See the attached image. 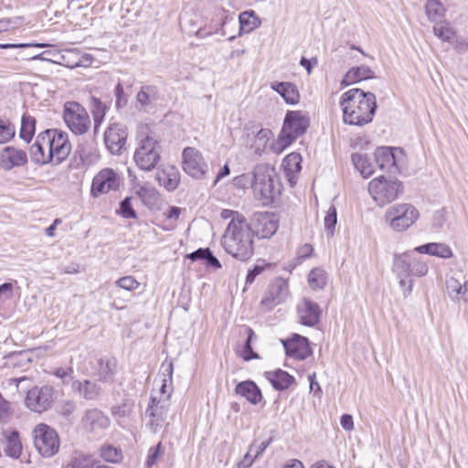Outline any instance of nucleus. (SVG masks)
I'll return each instance as SVG.
<instances>
[{
  "label": "nucleus",
  "mask_w": 468,
  "mask_h": 468,
  "mask_svg": "<svg viewBox=\"0 0 468 468\" xmlns=\"http://www.w3.org/2000/svg\"><path fill=\"white\" fill-rule=\"evenodd\" d=\"M324 229L327 231V233L331 236H333L335 225L337 223V212L336 208L334 206H331L328 208L327 214L324 220Z\"/></svg>",
  "instance_id": "nucleus-52"
},
{
  "label": "nucleus",
  "mask_w": 468,
  "mask_h": 468,
  "mask_svg": "<svg viewBox=\"0 0 468 468\" xmlns=\"http://www.w3.org/2000/svg\"><path fill=\"white\" fill-rule=\"evenodd\" d=\"M160 186H164L168 191L175 190L179 184V173L172 167L169 171L157 172L155 176Z\"/></svg>",
  "instance_id": "nucleus-35"
},
{
  "label": "nucleus",
  "mask_w": 468,
  "mask_h": 468,
  "mask_svg": "<svg viewBox=\"0 0 468 468\" xmlns=\"http://www.w3.org/2000/svg\"><path fill=\"white\" fill-rule=\"evenodd\" d=\"M309 127V118L300 111H291L285 115L283 126L276 144L271 145L273 152L279 154Z\"/></svg>",
  "instance_id": "nucleus-4"
},
{
  "label": "nucleus",
  "mask_w": 468,
  "mask_h": 468,
  "mask_svg": "<svg viewBox=\"0 0 468 468\" xmlns=\"http://www.w3.org/2000/svg\"><path fill=\"white\" fill-rule=\"evenodd\" d=\"M98 460L94 455L76 452L72 454L67 468H98Z\"/></svg>",
  "instance_id": "nucleus-33"
},
{
  "label": "nucleus",
  "mask_w": 468,
  "mask_h": 468,
  "mask_svg": "<svg viewBox=\"0 0 468 468\" xmlns=\"http://www.w3.org/2000/svg\"><path fill=\"white\" fill-rule=\"evenodd\" d=\"M251 235L260 239L271 238L279 228L278 219L269 213H255L249 223Z\"/></svg>",
  "instance_id": "nucleus-14"
},
{
  "label": "nucleus",
  "mask_w": 468,
  "mask_h": 468,
  "mask_svg": "<svg viewBox=\"0 0 468 468\" xmlns=\"http://www.w3.org/2000/svg\"><path fill=\"white\" fill-rule=\"evenodd\" d=\"M351 159L355 167L365 178L370 176L374 173V165L369 162L367 155L356 153L352 154Z\"/></svg>",
  "instance_id": "nucleus-37"
},
{
  "label": "nucleus",
  "mask_w": 468,
  "mask_h": 468,
  "mask_svg": "<svg viewBox=\"0 0 468 468\" xmlns=\"http://www.w3.org/2000/svg\"><path fill=\"white\" fill-rule=\"evenodd\" d=\"M399 279V285L403 290L404 297H408L412 292L413 281L410 277L398 276Z\"/></svg>",
  "instance_id": "nucleus-62"
},
{
  "label": "nucleus",
  "mask_w": 468,
  "mask_h": 468,
  "mask_svg": "<svg viewBox=\"0 0 468 468\" xmlns=\"http://www.w3.org/2000/svg\"><path fill=\"white\" fill-rule=\"evenodd\" d=\"M36 120L29 115H23L19 136L22 140L29 143L35 133Z\"/></svg>",
  "instance_id": "nucleus-41"
},
{
  "label": "nucleus",
  "mask_w": 468,
  "mask_h": 468,
  "mask_svg": "<svg viewBox=\"0 0 468 468\" xmlns=\"http://www.w3.org/2000/svg\"><path fill=\"white\" fill-rule=\"evenodd\" d=\"M182 167L184 171L196 179H202L208 171L202 154L194 147H186L182 153Z\"/></svg>",
  "instance_id": "nucleus-12"
},
{
  "label": "nucleus",
  "mask_w": 468,
  "mask_h": 468,
  "mask_svg": "<svg viewBox=\"0 0 468 468\" xmlns=\"http://www.w3.org/2000/svg\"><path fill=\"white\" fill-rule=\"evenodd\" d=\"M373 78H375L374 71L368 66L353 67L344 76L341 85L349 86Z\"/></svg>",
  "instance_id": "nucleus-26"
},
{
  "label": "nucleus",
  "mask_w": 468,
  "mask_h": 468,
  "mask_svg": "<svg viewBox=\"0 0 468 468\" xmlns=\"http://www.w3.org/2000/svg\"><path fill=\"white\" fill-rule=\"evenodd\" d=\"M413 252L411 250L401 254H394L393 271L397 276L410 277L411 256Z\"/></svg>",
  "instance_id": "nucleus-32"
},
{
  "label": "nucleus",
  "mask_w": 468,
  "mask_h": 468,
  "mask_svg": "<svg viewBox=\"0 0 468 468\" xmlns=\"http://www.w3.org/2000/svg\"><path fill=\"white\" fill-rule=\"evenodd\" d=\"M60 441H33L35 448L45 458L55 455L59 449Z\"/></svg>",
  "instance_id": "nucleus-39"
},
{
  "label": "nucleus",
  "mask_w": 468,
  "mask_h": 468,
  "mask_svg": "<svg viewBox=\"0 0 468 468\" xmlns=\"http://www.w3.org/2000/svg\"><path fill=\"white\" fill-rule=\"evenodd\" d=\"M165 376H167V378H165L163 379V384L160 388V398H165L167 397V399H170L171 392H172V376H173V364L170 363L165 367Z\"/></svg>",
  "instance_id": "nucleus-48"
},
{
  "label": "nucleus",
  "mask_w": 468,
  "mask_h": 468,
  "mask_svg": "<svg viewBox=\"0 0 468 468\" xmlns=\"http://www.w3.org/2000/svg\"><path fill=\"white\" fill-rule=\"evenodd\" d=\"M169 405L170 403L167 397L159 399L152 397L151 403L145 411V415L150 418L147 426L150 427L154 433L156 432L158 428L163 426Z\"/></svg>",
  "instance_id": "nucleus-15"
},
{
  "label": "nucleus",
  "mask_w": 468,
  "mask_h": 468,
  "mask_svg": "<svg viewBox=\"0 0 468 468\" xmlns=\"http://www.w3.org/2000/svg\"><path fill=\"white\" fill-rule=\"evenodd\" d=\"M418 209L410 203H399L388 207L384 215L385 222L394 231L402 232L411 227L419 218Z\"/></svg>",
  "instance_id": "nucleus-6"
},
{
  "label": "nucleus",
  "mask_w": 468,
  "mask_h": 468,
  "mask_svg": "<svg viewBox=\"0 0 468 468\" xmlns=\"http://www.w3.org/2000/svg\"><path fill=\"white\" fill-rule=\"evenodd\" d=\"M398 154H402V150L385 146L378 147L374 154L376 164L379 169L396 174L399 172Z\"/></svg>",
  "instance_id": "nucleus-18"
},
{
  "label": "nucleus",
  "mask_w": 468,
  "mask_h": 468,
  "mask_svg": "<svg viewBox=\"0 0 468 468\" xmlns=\"http://www.w3.org/2000/svg\"><path fill=\"white\" fill-rule=\"evenodd\" d=\"M265 376L276 390H285L295 381L292 375L282 369L266 372Z\"/></svg>",
  "instance_id": "nucleus-30"
},
{
  "label": "nucleus",
  "mask_w": 468,
  "mask_h": 468,
  "mask_svg": "<svg viewBox=\"0 0 468 468\" xmlns=\"http://www.w3.org/2000/svg\"><path fill=\"white\" fill-rule=\"evenodd\" d=\"M428 272V266L425 262L415 259L413 255L411 256V268H410V275L415 276H424Z\"/></svg>",
  "instance_id": "nucleus-55"
},
{
  "label": "nucleus",
  "mask_w": 468,
  "mask_h": 468,
  "mask_svg": "<svg viewBox=\"0 0 468 468\" xmlns=\"http://www.w3.org/2000/svg\"><path fill=\"white\" fill-rule=\"evenodd\" d=\"M13 415L11 404L0 393V421L7 422Z\"/></svg>",
  "instance_id": "nucleus-56"
},
{
  "label": "nucleus",
  "mask_w": 468,
  "mask_h": 468,
  "mask_svg": "<svg viewBox=\"0 0 468 468\" xmlns=\"http://www.w3.org/2000/svg\"><path fill=\"white\" fill-rule=\"evenodd\" d=\"M245 332L247 334V339L244 343L242 357L245 361L259 359L260 356L258 353L253 351L251 346L252 341L256 338V335L254 331L249 326H246Z\"/></svg>",
  "instance_id": "nucleus-42"
},
{
  "label": "nucleus",
  "mask_w": 468,
  "mask_h": 468,
  "mask_svg": "<svg viewBox=\"0 0 468 468\" xmlns=\"http://www.w3.org/2000/svg\"><path fill=\"white\" fill-rule=\"evenodd\" d=\"M253 236L249 223L233 222L229 224L221 239V244L227 253L233 258L246 261L254 252Z\"/></svg>",
  "instance_id": "nucleus-2"
},
{
  "label": "nucleus",
  "mask_w": 468,
  "mask_h": 468,
  "mask_svg": "<svg viewBox=\"0 0 468 468\" xmlns=\"http://www.w3.org/2000/svg\"><path fill=\"white\" fill-rule=\"evenodd\" d=\"M132 197H127L120 203L119 214L125 218H136L137 213L132 206Z\"/></svg>",
  "instance_id": "nucleus-53"
},
{
  "label": "nucleus",
  "mask_w": 468,
  "mask_h": 468,
  "mask_svg": "<svg viewBox=\"0 0 468 468\" xmlns=\"http://www.w3.org/2000/svg\"><path fill=\"white\" fill-rule=\"evenodd\" d=\"M301 162H302L301 154L293 152L285 156V158L282 161V165L286 172L296 173V172H299L302 168Z\"/></svg>",
  "instance_id": "nucleus-46"
},
{
  "label": "nucleus",
  "mask_w": 468,
  "mask_h": 468,
  "mask_svg": "<svg viewBox=\"0 0 468 468\" xmlns=\"http://www.w3.org/2000/svg\"><path fill=\"white\" fill-rule=\"evenodd\" d=\"M161 95L157 86L143 85L136 95V101L141 108L145 110L148 106L160 101Z\"/></svg>",
  "instance_id": "nucleus-28"
},
{
  "label": "nucleus",
  "mask_w": 468,
  "mask_h": 468,
  "mask_svg": "<svg viewBox=\"0 0 468 468\" xmlns=\"http://www.w3.org/2000/svg\"><path fill=\"white\" fill-rule=\"evenodd\" d=\"M135 193L145 204L155 200L157 197L156 190L146 186H139L136 187Z\"/></svg>",
  "instance_id": "nucleus-51"
},
{
  "label": "nucleus",
  "mask_w": 468,
  "mask_h": 468,
  "mask_svg": "<svg viewBox=\"0 0 468 468\" xmlns=\"http://www.w3.org/2000/svg\"><path fill=\"white\" fill-rule=\"evenodd\" d=\"M90 107L93 116L94 129L96 131L104 120L107 106L102 103L100 99L92 96L90 100Z\"/></svg>",
  "instance_id": "nucleus-38"
},
{
  "label": "nucleus",
  "mask_w": 468,
  "mask_h": 468,
  "mask_svg": "<svg viewBox=\"0 0 468 468\" xmlns=\"http://www.w3.org/2000/svg\"><path fill=\"white\" fill-rule=\"evenodd\" d=\"M221 218L224 219H230L229 224H232L233 222L244 223L247 221L246 218L239 213L238 211L231 209H223L220 214Z\"/></svg>",
  "instance_id": "nucleus-59"
},
{
  "label": "nucleus",
  "mask_w": 468,
  "mask_h": 468,
  "mask_svg": "<svg viewBox=\"0 0 468 468\" xmlns=\"http://www.w3.org/2000/svg\"><path fill=\"white\" fill-rule=\"evenodd\" d=\"M446 289L452 300L468 302V279L461 282L458 279L451 277L446 281Z\"/></svg>",
  "instance_id": "nucleus-27"
},
{
  "label": "nucleus",
  "mask_w": 468,
  "mask_h": 468,
  "mask_svg": "<svg viewBox=\"0 0 468 468\" xmlns=\"http://www.w3.org/2000/svg\"><path fill=\"white\" fill-rule=\"evenodd\" d=\"M269 442L270 441H262L260 444L252 443L241 461V465L243 467H250L254 460L269 446Z\"/></svg>",
  "instance_id": "nucleus-40"
},
{
  "label": "nucleus",
  "mask_w": 468,
  "mask_h": 468,
  "mask_svg": "<svg viewBox=\"0 0 468 468\" xmlns=\"http://www.w3.org/2000/svg\"><path fill=\"white\" fill-rule=\"evenodd\" d=\"M15 133V126L8 120L0 118V144L10 141Z\"/></svg>",
  "instance_id": "nucleus-47"
},
{
  "label": "nucleus",
  "mask_w": 468,
  "mask_h": 468,
  "mask_svg": "<svg viewBox=\"0 0 468 468\" xmlns=\"http://www.w3.org/2000/svg\"><path fill=\"white\" fill-rule=\"evenodd\" d=\"M433 32L443 41H449L453 36L452 30L448 26L442 24H436L433 27Z\"/></svg>",
  "instance_id": "nucleus-57"
},
{
  "label": "nucleus",
  "mask_w": 468,
  "mask_h": 468,
  "mask_svg": "<svg viewBox=\"0 0 468 468\" xmlns=\"http://www.w3.org/2000/svg\"><path fill=\"white\" fill-rule=\"evenodd\" d=\"M340 105L344 122L356 126L371 122L378 108L375 94L358 88L343 93Z\"/></svg>",
  "instance_id": "nucleus-1"
},
{
  "label": "nucleus",
  "mask_w": 468,
  "mask_h": 468,
  "mask_svg": "<svg viewBox=\"0 0 468 468\" xmlns=\"http://www.w3.org/2000/svg\"><path fill=\"white\" fill-rule=\"evenodd\" d=\"M327 281L326 272L323 269L314 268L308 275V282L312 289H323Z\"/></svg>",
  "instance_id": "nucleus-43"
},
{
  "label": "nucleus",
  "mask_w": 468,
  "mask_h": 468,
  "mask_svg": "<svg viewBox=\"0 0 468 468\" xmlns=\"http://www.w3.org/2000/svg\"><path fill=\"white\" fill-rule=\"evenodd\" d=\"M285 353L288 356L304 360L312 354L307 337L293 334L291 338L282 340Z\"/></svg>",
  "instance_id": "nucleus-19"
},
{
  "label": "nucleus",
  "mask_w": 468,
  "mask_h": 468,
  "mask_svg": "<svg viewBox=\"0 0 468 468\" xmlns=\"http://www.w3.org/2000/svg\"><path fill=\"white\" fill-rule=\"evenodd\" d=\"M272 90L279 93L289 104H296L299 101V91L292 82L274 81L271 84Z\"/></svg>",
  "instance_id": "nucleus-31"
},
{
  "label": "nucleus",
  "mask_w": 468,
  "mask_h": 468,
  "mask_svg": "<svg viewBox=\"0 0 468 468\" xmlns=\"http://www.w3.org/2000/svg\"><path fill=\"white\" fill-rule=\"evenodd\" d=\"M5 442L4 451L7 456L18 458L22 452L21 441H3Z\"/></svg>",
  "instance_id": "nucleus-54"
},
{
  "label": "nucleus",
  "mask_w": 468,
  "mask_h": 468,
  "mask_svg": "<svg viewBox=\"0 0 468 468\" xmlns=\"http://www.w3.org/2000/svg\"><path fill=\"white\" fill-rule=\"evenodd\" d=\"M72 390L86 400H97L101 394V387L91 380H74L71 384Z\"/></svg>",
  "instance_id": "nucleus-24"
},
{
  "label": "nucleus",
  "mask_w": 468,
  "mask_h": 468,
  "mask_svg": "<svg viewBox=\"0 0 468 468\" xmlns=\"http://www.w3.org/2000/svg\"><path fill=\"white\" fill-rule=\"evenodd\" d=\"M119 184V176L112 169H102L92 180L91 194L93 197H99L111 190H116Z\"/></svg>",
  "instance_id": "nucleus-16"
},
{
  "label": "nucleus",
  "mask_w": 468,
  "mask_h": 468,
  "mask_svg": "<svg viewBox=\"0 0 468 468\" xmlns=\"http://www.w3.org/2000/svg\"><path fill=\"white\" fill-rule=\"evenodd\" d=\"M13 285L11 282H5L0 285V302L12 297Z\"/></svg>",
  "instance_id": "nucleus-63"
},
{
  "label": "nucleus",
  "mask_w": 468,
  "mask_h": 468,
  "mask_svg": "<svg viewBox=\"0 0 468 468\" xmlns=\"http://www.w3.org/2000/svg\"><path fill=\"white\" fill-rule=\"evenodd\" d=\"M55 401V389L49 385L35 386L25 398L26 407L33 412L42 413L49 410Z\"/></svg>",
  "instance_id": "nucleus-11"
},
{
  "label": "nucleus",
  "mask_w": 468,
  "mask_h": 468,
  "mask_svg": "<svg viewBox=\"0 0 468 468\" xmlns=\"http://www.w3.org/2000/svg\"><path fill=\"white\" fill-rule=\"evenodd\" d=\"M271 137L272 132L270 129L263 128L259 122H249L243 128L241 142L255 156L260 157Z\"/></svg>",
  "instance_id": "nucleus-7"
},
{
  "label": "nucleus",
  "mask_w": 468,
  "mask_h": 468,
  "mask_svg": "<svg viewBox=\"0 0 468 468\" xmlns=\"http://www.w3.org/2000/svg\"><path fill=\"white\" fill-rule=\"evenodd\" d=\"M45 140L49 139L48 156L53 165H59L65 161L71 152V144L66 132L59 129H47L41 132Z\"/></svg>",
  "instance_id": "nucleus-9"
},
{
  "label": "nucleus",
  "mask_w": 468,
  "mask_h": 468,
  "mask_svg": "<svg viewBox=\"0 0 468 468\" xmlns=\"http://www.w3.org/2000/svg\"><path fill=\"white\" fill-rule=\"evenodd\" d=\"M27 163V155L24 150L13 146H5L0 153V167L5 171L23 166Z\"/></svg>",
  "instance_id": "nucleus-21"
},
{
  "label": "nucleus",
  "mask_w": 468,
  "mask_h": 468,
  "mask_svg": "<svg viewBox=\"0 0 468 468\" xmlns=\"http://www.w3.org/2000/svg\"><path fill=\"white\" fill-rule=\"evenodd\" d=\"M127 137L128 131L124 124L111 123L104 133L106 148L112 154H122L126 150Z\"/></svg>",
  "instance_id": "nucleus-13"
},
{
  "label": "nucleus",
  "mask_w": 468,
  "mask_h": 468,
  "mask_svg": "<svg viewBox=\"0 0 468 468\" xmlns=\"http://www.w3.org/2000/svg\"><path fill=\"white\" fill-rule=\"evenodd\" d=\"M117 367V360L114 357L97 359L93 367V375L101 382H112Z\"/></svg>",
  "instance_id": "nucleus-23"
},
{
  "label": "nucleus",
  "mask_w": 468,
  "mask_h": 468,
  "mask_svg": "<svg viewBox=\"0 0 468 468\" xmlns=\"http://www.w3.org/2000/svg\"><path fill=\"white\" fill-rule=\"evenodd\" d=\"M114 93L116 97V107L118 109L125 107L128 103V96L125 94L123 87L121 83H118L115 86Z\"/></svg>",
  "instance_id": "nucleus-60"
},
{
  "label": "nucleus",
  "mask_w": 468,
  "mask_h": 468,
  "mask_svg": "<svg viewBox=\"0 0 468 468\" xmlns=\"http://www.w3.org/2000/svg\"><path fill=\"white\" fill-rule=\"evenodd\" d=\"M133 404L128 400L124 401L122 404L112 407V413L116 418L118 421L122 419L129 418L131 413L133 412Z\"/></svg>",
  "instance_id": "nucleus-50"
},
{
  "label": "nucleus",
  "mask_w": 468,
  "mask_h": 468,
  "mask_svg": "<svg viewBox=\"0 0 468 468\" xmlns=\"http://www.w3.org/2000/svg\"><path fill=\"white\" fill-rule=\"evenodd\" d=\"M240 33H250L261 24L253 10L241 12L239 16Z\"/></svg>",
  "instance_id": "nucleus-34"
},
{
  "label": "nucleus",
  "mask_w": 468,
  "mask_h": 468,
  "mask_svg": "<svg viewBox=\"0 0 468 468\" xmlns=\"http://www.w3.org/2000/svg\"><path fill=\"white\" fill-rule=\"evenodd\" d=\"M33 439H59L55 429L46 423H38L32 431Z\"/></svg>",
  "instance_id": "nucleus-45"
},
{
  "label": "nucleus",
  "mask_w": 468,
  "mask_h": 468,
  "mask_svg": "<svg viewBox=\"0 0 468 468\" xmlns=\"http://www.w3.org/2000/svg\"><path fill=\"white\" fill-rule=\"evenodd\" d=\"M413 251L436 256L442 259L452 257V249L445 243L431 242L414 248Z\"/></svg>",
  "instance_id": "nucleus-29"
},
{
  "label": "nucleus",
  "mask_w": 468,
  "mask_h": 468,
  "mask_svg": "<svg viewBox=\"0 0 468 468\" xmlns=\"http://www.w3.org/2000/svg\"><path fill=\"white\" fill-rule=\"evenodd\" d=\"M235 392L254 405L258 404L262 399L260 388L252 380L239 382L235 388Z\"/></svg>",
  "instance_id": "nucleus-25"
},
{
  "label": "nucleus",
  "mask_w": 468,
  "mask_h": 468,
  "mask_svg": "<svg viewBox=\"0 0 468 468\" xmlns=\"http://www.w3.org/2000/svg\"><path fill=\"white\" fill-rule=\"evenodd\" d=\"M63 120L76 135L86 133L90 127V119L86 109L77 101H67L64 104Z\"/></svg>",
  "instance_id": "nucleus-10"
},
{
  "label": "nucleus",
  "mask_w": 468,
  "mask_h": 468,
  "mask_svg": "<svg viewBox=\"0 0 468 468\" xmlns=\"http://www.w3.org/2000/svg\"><path fill=\"white\" fill-rule=\"evenodd\" d=\"M252 178L255 197L264 206L272 204L282 187L275 169L267 164L257 165L253 169Z\"/></svg>",
  "instance_id": "nucleus-3"
},
{
  "label": "nucleus",
  "mask_w": 468,
  "mask_h": 468,
  "mask_svg": "<svg viewBox=\"0 0 468 468\" xmlns=\"http://www.w3.org/2000/svg\"><path fill=\"white\" fill-rule=\"evenodd\" d=\"M404 190L398 179H388L380 176L368 184V192L378 207H385L396 200Z\"/></svg>",
  "instance_id": "nucleus-5"
},
{
  "label": "nucleus",
  "mask_w": 468,
  "mask_h": 468,
  "mask_svg": "<svg viewBox=\"0 0 468 468\" xmlns=\"http://www.w3.org/2000/svg\"><path fill=\"white\" fill-rule=\"evenodd\" d=\"M76 409L77 405L74 400L63 399L58 403L56 410L60 416L69 419L76 411Z\"/></svg>",
  "instance_id": "nucleus-49"
},
{
  "label": "nucleus",
  "mask_w": 468,
  "mask_h": 468,
  "mask_svg": "<svg viewBox=\"0 0 468 468\" xmlns=\"http://www.w3.org/2000/svg\"><path fill=\"white\" fill-rule=\"evenodd\" d=\"M49 139L45 140L42 133H38L34 144L29 148V155L31 161L38 165L53 164L52 159L48 156L47 147H49Z\"/></svg>",
  "instance_id": "nucleus-22"
},
{
  "label": "nucleus",
  "mask_w": 468,
  "mask_h": 468,
  "mask_svg": "<svg viewBox=\"0 0 468 468\" xmlns=\"http://www.w3.org/2000/svg\"><path fill=\"white\" fill-rule=\"evenodd\" d=\"M297 314L302 324L313 327L320 322L322 310L318 303L310 299H303L297 305Z\"/></svg>",
  "instance_id": "nucleus-20"
},
{
  "label": "nucleus",
  "mask_w": 468,
  "mask_h": 468,
  "mask_svg": "<svg viewBox=\"0 0 468 468\" xmlns=\"http://www.w3.org/2000/svg\"><path fill=\"white\" fill-rule=\"evenodd\" d=\"M116 284L127 291H133L135 290L139 286V282L133 279L132 276H125L122 278H120Z\"/></svg>",
  "instance_id": "nucleus-61"
},
{
  "label": "nucleus",
  "mask_w": 468,
  "mask_h": 468,
  "mask_svg": "<svg viewBox=\"0 0 468 468\" xmlns=\"http://www.w3.org/2000/svg\"><path fill=\"white\" fill-rule=\"evenodd\" d=\"M100 456L107 463H119L122 461V451L119 446L105 443L100 448Z\"/></svg>",
  "instance_id": "nucleus-36"
},
{
  "label": "nucleus",
  "mask_w": 468,
  "mask_h": 468,
  "mask_svg": "<svg viewBox=\"0 0 468 468\" xmlns=\"http://www.w3.org/2000/svg\"><path fill=\"white\" fill-rule=\"evenodd\" d=\"M162 454L163 452H161V442H159L155 447L150 448L144 468H152V466L156 463L157 460Z\"/></svg>",
  "instance_id": "nucleus-58"
},
{
  "label": "nucleus",
  "mask_w": 468,
  "mask_h": 468,
  "mask_svg": "<svg viewBox=\"0 0 468 468\" xmlns=\"http://www.w3.org/2000/svg\"><path fill=\"white\" fill-rule=\"evenodd\" d=\"M426 14L431 21H438L444 16L445 8L439 0H428Z\"/></svg>",
  "instance_id": "nucleus-44"
},
{
  "label": "nucleus",
  "mask_w": 468,
  "mask_h": 468,
  "mask_svg": "<svg viewBox=\"0 0 468 468\" xmlns=\"http://www.w3.org/2000/svg\"><path fill=\"white\" fill-rule=\"evenodd\" d=\"M81 424L87 432L99 435L110 427L111 420L101 410L94 408L84 412Z\"/></svg>",
  "instance_id": "nucleus-17"
},
{
  "label": "nucleus",
  "mask_w": 468,
  "mask_h": 468,
  "mask_svg": "<svg viewBox=\"0 0 468 468\" xmlns=\"http://www.w3.org/2000/svg\"><path fill=\"white\" fill-rule=\"evenodd\" d=\"M160 143L152 136L146 135L140 140L133 159L140 169L151 171L160 161Z\"/></svg>",
  "instance_id": "nucleus-8"
},
{
  "label": "nucleus",
  "mask_w": 468,
  "mask_h": 468,
  "mask_svg": "<svg viewBox=\"0 0 468 468\" xmlns=\"http://www.w3.org/2000/svg\"><path fill=\"white\" fill-rule=\"evenodd\" d=\"M208 248H200L197 250H195L194 252L192 253H189L186 255V258L190 259L191 261H198V260H204L206 261L207 259V251H208Z\"/></svg>",
  "instance_id": "nucleus-64"
}]
</instances>
